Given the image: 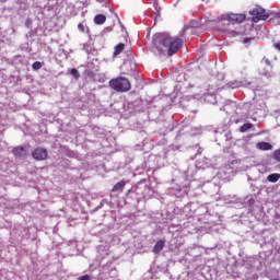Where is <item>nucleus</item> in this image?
Segmentation results:
<instances>
[{"instance_id": "obj_22", "label": "nucleus", "mask_w": 280, "mask_h": 280, "mask_svg": "<svg viewBox=\"0 0 280 280\" xmlns=\"http://www.w3.org/2000/svg\"><path fill=\"white\" fill-rule=\"evenodd\" d=\"M252 39L250 38H245L244 40H243V43H249Z\"/></svg>"}, {"instance_id": "obj_2", "label": "nucleus", "mask_w": 280, "mask_h": 280, "mask_svg": "<svg viewBox=\"0 0 280 280\" xmlns=\"http://www.w3.org/2000/svg\"><path fill=\"white\" fill-rule=\"evenodd\" d=\"M109 86L110 89H113L114 91H117L118 93H126L131 89L130 81L124 77L112 79L109 81Z\"/></svg>"}, {"instance_id": "obj_1", "label": "nucleus", "mask_w": 280, "mask_h": 280, "mask_svg": "<svg viewBox=\"0 0 280 280\" xmlns=\"http://www.w3.org/2000/svg\"><path fill=\"white\" fill-rule=\"evenodd\" d=\"M152 43L160 54L167 51V56H174L183 46V39L172 36L165 37L163 33L154 34Z\"/></svg>"}, {"instance_id": "obj_3", "label": "nucleus", "mask_w": 280, "mask_h": 280, "mask_svg": "<svg viewBox=\"0 0 280 280\" xmlns=\"http://www.w3.org/2000/svg\"><path fill=\"white\" fill-rule=\"evenodd\" d=\"M249 14L253 16L252 21L253 23H259V21H266L270 16L267 14L266 10L261 7H256L252 11H249Z\"/></svg>"}, {"instance_id": "obj_20", "label": "nucleus", "mask_w": 280, "mask_h": 280, "mask_svg": "<svg viewBox=\"0 0 280 280\" xmlns=\"http://www.w3.org/2000/svg\"><path fill=\"white\" fill-rule=\"evenodd\" d=\"M25 25H26V27H30L32 25V20L27 19L26 22H25Z\"/></svg>"}, {"instance_id": "obj_12", "label": "nucleus", "mask_w": 280, "mask_h": 280, "mask_svg": "<svg viewBox=\"0 0 280 280\" xmlns=\"http://www.w3.org/2000/svg\"><path fill=\"white\" fill-rule=\"evenodd\" d=\"M126 45H124V43L118 44L115 47V51H114V56H119V54H121V51H124Z\"/></svg>"}, {"instance_id": "obj_14", "label": "nucleus", "mask_w": 280, "mask_h": 280, "mask_svg": "<svg viewBox=\"0 0 280 280\" xmlns=\"http://www.w3.org/2000/svg\"><path fill=\"white\" fill-rule=\"evenodd\" d=\"M32 69L34 71H38V69H43V63L40 61H35L33 65H32Z\"/></svg>"}, {"instance_id": "obj_21", "label": "nucleus", "mask_w": 280, "mask_h": 280, "mask_svg": "<svg viewBox=\"0 0 280 280\" xmlns=\"http://www.w3.org/2000/svg\"><path fill=\"white\" fill-rule=\"evenodd\" d=\"M153 5H154L155 10H158V12H159V2H156V0H154Z\"/></svg>"}, {"instance_id": "obj_16", "label": "nucleus", "mask_w": 280, "mask_h": 280, "mask_svg": "<svg viewBox=\"0 0 280 280\" xmlns=\"http://www.w3.org/2000/svg\"><path fill=\"white\" fill-rule=\"evenodd\" d=\"M273 159H275L276 161H279V163H280V149H278V150H276V151L273 152Z\"/></svg>"}, {"instance_id": "obj_15", "label": "nucleus", "mask_w": 280, "mask_h": 280, "mask_svg": "<svg viewBox=\"0 0 280 280\" xmlns=\"http://www.w3.org/2000/svg\"><path fill=\"white\" fill-rule=\"evenodd\" d=\"M70 73H71L72 77L75 78V80H78L80 78V72L75 68H72Z\"/></svg>"}, {"instance_id": "obj_5", "label": "nucleus", "mask_w": 280, "mask_h": 280, "mask_svg": "<svg viewBox=\"0 0 280 280\" xmlns=\"http://www.w3.org/2000/svg\"><path fill=\"white\" fill-rule=\"evenodd\" d=\"M32 156L35 159V161H45V159H47V150L43 148H36L32 152Z\"/></svg>"}, {"instance_id": "obj_6", "label": "nucleus", "mask_w": 280, "mask_h": 280, "mask_svg": "<svg viewBox=\"0 0 280 280\" xmlns=\"http://www.w3.org/2000/svg\"><path fill=\"white\" fill-rule=\"evenodd\" d=\"M163 248H165V241L160 240L154 245L152 253H154V255H159V253H161V250H163Z\"/></svg>"}, {"instance_id": "obj_17", "label": "nucleus", "mask_w": 280, "mask_h": 280, "mask_svg": "<svg viewBox=\"0 0 280 280\" xmlns=\"http://www.w3.org/2000/svg\"><path fill=\"white\" fill-rule=\"evenodd\" d=\"M79 280H91V276H89V275L81 276V277L79 278Z\"/></svg>"}, {"instance_id": "obj_4", "label": "nucleus", "mask_w": 280, "mask_h": 280, "mask_svg": "<svg viewBox=\"0 0 280 280\" xmlns=\"http://www.w3.org/2000/svg\"><path fill=\"white\" fill-rule=\"evenodd\" d=\"M221 21H228V25H231V23H244V21H246V14L230 13L226 15H222Z\"/></svg>"}, {"instance_id": "obj_8", "label": "nucleus", "mask_w": 280, "mask_h": 280, "mask_svg": "<svg viewBox=\"0 0 280 280\" xmlns=\"http://www.w3.org/2000/svg\"><path fill=\"white\" fill-rule=\"evenodd\" d=\"M124 187H126V180H120L116 185H114V187L112 188V191L113 192L124 191Z\"/></svg>"}, {"instance_id": "obj_23", "label": "nucleus", "mask_w": 280, "mask_h": 280, "mask_svg": "<svg viewBox=\"0 0 280 280\" xmlns=\"http://www.w3.org/2000/svg\"><path fill=\"white\" fill-rule=\"evenodd\" d=\"M8 0H0V3H5Z\"/></svg>"}, {"instance_id": "obj_7", "label": "nucleus", "mask_w": 280, "mask_h": 280, "mask_svg": "<svg viewBox=\"0 0 280 280\" xmlns=\"http://www.w3.org/2000/svg\"><path fill=\"white\" fill-rule=\"evenodd\" d=\"M12 154H14L16 158L25 156L27 154V151L23 147H15L12 150Z\"/></svg>"}, {"instance_id": "obj_11", "label": "nucleus", "mask_w": 280, "mask_h": 280, "mask_svg": "<svg viewBox=\"0 0 280 280\" xmlns=\"http://www.w3.org/2000/svg\"><path fill=\"white\" fill-rule=\"evenodd\" d=\"M280 178V174L279 173H273L268 175L267 180H269V183H277Z\"/></svg>"}, {"instance_id": "obj_19", "label": "nucleus", "mask_w": 280, "mask_h": 280, "mask_svg": "<svg viewBox=\"0 0 280 280\" xmlns=\"http://www.w3.org/2000/svg\"><path fill=\"white\" fill-rule=\"evenodd\" d=\"M275 49H277V51H280V42L273 44Z\"/></svg>"}, {"instance_id": "obj_13", "label": "nucleus", "mask_w": 280, "mask_h": 280, "mask_svg": "<svg viewBox=\"0 0 280 280\" xmlns=\"http://www.w3.org/2000/svg\"><path fill=\"white\" fill-rule=\"evenodd\" d=\"M250 128H253V124L246 122L241 126L240 132H248V130H250Z\"/></svg>"}, {"instance_id": "obj_9", "label": "nucleus", "mask_w": 280, "mask_h": 280, "mask_svg": "<svg viewBox=\"0 0 280 280\" xmlns=\"http://www.w3.org/2000/svg\"><path fill=\"white\" fill-rule=\"evenodd\" d=\"M94 23L96 25H104V23H106V15L104 14H97L95 18H94Z\"/></svg>"}, {"instance_id": "obj_18", "label": "nucleus", "mask_w": 280, "mask_h": 280, "mask_svg": "<svg viewBox=\"0 0 280 280\" xmlns=\"http://www.w3.org/2000/svg\"><path fill=\"white\" fill-rule=\"evenodd\" d=\"M78 30H79V32H84V24L79 23L78 24Z\"/></svg>"}, {"instance_id": "obj_10", "label": "nucleus", "mask_w": 280, "mask_h": 280, "mask_svg": "<svg viewBox=\"0 0 280 280\" xmlns=\"http://www.w3.org/2000/svg\"><path fill=\"white\" fill-rule=\"evenodd\" d=\"M257 148L258 150L268 151L272 149V144L270 142H258Z\"/></svg>"}]
</instances>
